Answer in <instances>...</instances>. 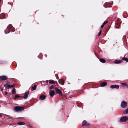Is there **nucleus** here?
<instances>
[{
	"label": "nucleus",
	"instance_id": "ddd939ff",
	"mask_svg": "<svg viewBox=\"0 0 128 128\" xmlns=\"http://www.w3.org/2000/svg\"><path fill=\"white\" fill-rule=\"evenodd\" d=\"M46 96L42 95L40 96V98L42 100H43L46 98Z\"/></svg>",
	"mask_w": 128,
	"mask_h": 128
},
{
	"label": "nucleus",
	"instance_id": "9b49d317",
	"mask_svg": "<svg viewBox=\"0 0 128 128\" xmlns=\"http://www.w3.org/2000/svg\"><path fill=\"white\" fill-rule=\"evenodd\" d=\"M59 83L62 85H64V80H61L60 81H58Z\"/></svg>",
	"mask_w": 128,
	"mask_h": 128
},
{
	"label": "nucleus",
	"instance_id": "2eb2a0df",
	"mask_svg": "<svg viewBox=\"0 0 128 128\" xmlns=\"http://www.w3.org/2000/svg\"><path fill=\"white\" fill-rule=\"evenodd\" d=\"M122 62V61H120L116 60L114 61V63L116 64H119Z\"/></svg>",
	"mask_w": 128,
	"mask_h": 128
},
{
	"label": "nucleus",
	"instance_id": "393cba45",
	"mask_svg": "<svg viewBox=\"0 0 128 128\" xmlns=\"http://www.w3.org/2000/svg\"><path fill=\"white\" fill-rule=\"evenodd\" d=\"M20 97H20V96H18L17 94H16L15 95V99H16V98H18Z\"/></svg>",
	"mask_w": 128,
	"mask_h": 128
},
{
	"label": "nucleus",
	"instance_id": "20e7f679",
	"mask_svg": "<svg viewBox=\"0 0 128 128\" xmlns=\"http://www.w3.org/2000/svg\"><path fill=\"white\" fill-rule=\"evenodd\" d=\"M128 119V118L126 116H124L120 118V122H126Z\"/></svg>",
	"mask_w": 128,
	"mask_h": 128
},
{
	"label": "nucleus",
	"instance_id": "412c9836",
	"mask_svg": "<svg viewBox=\"0 0 128 128\" xmlns=\"http://www.w3.org/2000/svg\"><path fill=\"white\" fill-rule=\"evenodd\" d=\"M36 84H34V86L32 87V88L34 90H35L36 88Z\"/></svg>",
	"mask_w": 128,
	"mask_h": 128
},
{
	"label": "nucleus",
	"instance_id": "f3484780",
	"mask_svg": "<svg viewBox=\"0 0 128 128\" xmlns=\"http://www.w3.org/2000/svg\"><path fill=\"white\" fill-rule=\"evenodd\" d=\"M18 124L20 125H24L25 124L24 122H20L18 123Z\"/></svg>",
	"mask_w": 128,
	"mask_h": 128
},
{
	"label": "nucleus",
	"instance_id": "cd10ccee",
	"mask_svg": "<svg viewBox=\"0 0 128 128\" xmlns=\"http://www.w3.org/2000/svg\"><path fill=\"white\" fill-rule=\"evenodd\" d=\"M101 31H100V32H99L98 34V36H99L101 34Z\"/></svg>",
	"mask_w": 128,
	"mask_h": 128
},
{
	"label": "nucleus",
	"instance_id": "a211bd4d",
	"mask_svg": "<svg viewBox=\"0 0 128 128\" xmlns=\"http://www.w3.org/2000/svg\"><path fill=\"white\" fill-rule=\"evenodd\" d=\"M122 59L127 62H128V58H127L123 57L122 58Z\"/></svg>",
	"mask_w": 128,
	"mask_h": 128
},
{
	"label": "nucleus",
	"instance_id": "39448f33",
	"mask_svg": "<svg viewBox=\"0 0 128 128\" xmlns=\"http://www.w3.org/2000/svg\"><path fill=\"white\" fill-rule=\"evenodd\" d=\"M110 88H116L118 89L119 88V86L118 85L115 84L111 85L110 86Z\"/></svg>",
	"mask_w": 128,
	"mask_h": 128
},
{
	"label": "nucleus",
	"instance_id": "c756f323",
	"mask_svg": "<svg viewBox=\"0 0 128 128\" xmlns=\"http://www.w3.org/2000/svg\"><path fill=\"white\" fill-rule=\"evenodd\" d=\"M10 88V85L7 86L6 87V88H7L8 89Z\"/></svg>",
	"mask_w": 128,
	"mask_h": 128
},
{
	"label": "nucleus",
	"instance_id": "b1692460",
	"mask_svg": "<svg viewBox=\"0 0 128 128\" xmlns=\"http://www.w3.org/2000/svg\"><path fill=\"white\" fill-rule=\"evenodd\" d=\"M10 30H11L13 31V32L14 31V28L12 26V27L11 28H10Z\"/></svg>",
	"mask_w": 128,
	"mask_h": 128
},
{
	"label": "nucleus",
	"instance_id": "6ab92c4d",
	"mask_svg": "<svg viewBox=\"0 0 128 128\" xmlns=\"http://www.w3.org/2000/svg\"><path fill=\"white\" fill-rule=\"evenodd\" d=\"M124 114H125L128 113V108L125 110L124 112Z\"/></svg>",
	"mask_w": 128,
	"mask_h": 128
},
{
	"label": "nucleus",
	"instance_id": "dca6fc26",
	"mask_svg": "<svg viewBox=\"0 0 128 128\" xmlns=\"http://www.w3.org/2000/svg\"><path fill=\"white\" fill-rule=\"evenodd\" d=\"M100 61L102 63H105L106 62L105 60L103 58H100Z\"/></svg>",
	"mask_w": 128,
	"mask_h": 128
},
{
	"label": "nucleus",
	"instance_id": "aec40b11",
	"mask_svg": "<svg viewBox=\"0 0 128 128\" xmlns=\"http://www.w3.org/2000/svg\"><path fill=\"white\" fill-rule=\"evenodd\" d=\"M49 83L50 84H53L54 85L55 84L54 81L53 80H50L49 81Z\"/></svg>",
	"mask_w": 128,
	"mask_h": 128
},
{
	"label": "nucleus",
	"instance_id": "bb28decb",
	"mask_svg": "<svg viewBox=\"0 0 128 128\" xmlns=\"http://www.w3.org/2000/svg\"><path fill=\"white\" fill-rule=\"evenodd\" d=\"M108 22V21H104L103 23V24L104 25L106 24Z\"/></svg>",
	"mask_w": 128,
	"mask_h": 128
},
{
	"label": "nucleus",
	"instance_id": "7ed1b4c3",
	"mask_svg": "<svg viewBox=\"0 0 128 128\" xmlns=\"http://www.w3.org/2000/svg\"><path fill=\"white\" fill-rule=\"evenodd\" d=\"M12 27V25L10 24L7 27V28L6 30H4L5 33L6 34L10 32V28Z\"/></svg>",
	"mask_w": 128,
	"mask_h": 128
},
{
	"label": "nucleus",
	"instance_id": "f8f14e48",
	"mask_svg": "<svg viewBox=\"0 0 128 128\" xmlns=\"http://www.w3.org/2000/svg\"><path fill=\"white\" fill-rule=\"evenodd\" d=\"M107 84V83L106 82H104L101 84V86L102 87H104L106 86Z\"/></svg>",
	"mask_w": 128,
	"mask_h": 128
},
{
	"label": "nucleus",
	"instance_id": "f257e3e1",
	"mask_svg": "<svg viewBox=\"0 0 128 128\" xmlns=\"http://www.w3.org/2000/svg\"><path fill=\"white\" fill-rule=\"evenodd\" d=\"M24 109V107L18 106H15L14 108V111L17 112H21L23 111Z\"/></svg>",
	"mask_w": 128,
	"mask_h": 128
},
{
	"label": "nucleus",
	"instance_id": "4be33fe9",
	"mask_svg": "<svg viewBox=\"0 0 128 128\" xmlns=\"http://www.w3.org/2000/svg\"><path fill=\"white\" fill-rule=\"evenodd\" d=\"M4 16V14H1L0 15V17H2V18H1V19H3Z\"/></svg>",
	"mask_w": 128,
	"mask_h": 128
},
{
	"label": "nucleus",
	"instance_id": "4468645a",
	"mask_svg": "<svg viewBox=\"0 0 128 128\" xmlns=\"http://www.w3.org/2000/svg\"><path fill=\"white\" fill-rule=\"evenodd\" d=\"M82 126H89V124H87L86 122H84L82 123Z\"/></svg>",
	"mask_w": 128,
	"mask_h": 128
},
{
	"label": "nucleus",
	"instance_id": "473e14b6",
	"mask_svg": "<svg viewBox=\"0 0 128 128\" xmlns=\"http://www.w3.org/2000/svg\"><path fill=\"white\" fill-rule=\"evenodd\" d=\"M7 94H8V92H5L4 93V94L6 95Z\"/></svg>",
	"mask_w": 128,
	"mask_h": 128
},
{
	"label": "nucleus",
	"instance_id": "2f4dec72",
	"mask_svg": "<svg viewBox=\"0 0 128 128\" xmlns=\"http://www.w3.org/2000/svg\"><path fill=\"white\" fill-rule=\"evenodd\" d=\"M14 86V85H12L11 86H10V88L13 87Z\"/></svg>",
	"mask_w": 128,
	"mask_h": 128
},
{
	"label": "nucleus",
	"instance_id": "1a4fd4ad",
	"mask_svg": "<svg viewBox=\"0 0 128 128\" xmlns=\"http://www.w3.org/2000/svg\"><path fill=\"white\" fill-rule=\"evenodd\" d=\"M54 90H52L49 92L50 95V96L52 97L54 96Z\"/></svg>",
	"mask_w": 128,
	"mask_h": 128
},
{
	"label": "nucleus",
	"instance_id": "a878e982",
	"mask_svg": "<svg viewBox=\"0 0 128 128\" xmlns=\"http://www.w3.org/2000/svg\"><path fill=\"white\" fill-rule=\"evenodd\" d=\"M6 85L7 86L10 85V82L8 81H6Z\"/></svg>",
	"mask_w": 128,
	"mask_h": 128
},
{
	"label": "nucleus",
	"instance_id": "e433bc0d",
	"mask_svg": "<svg viewBox=\"0 0 128 128\" xmlns=\"http://www.w3.org/2000/svg\"><path fill=\"white\" fill-rule=\"evenodd\" d=\"M6 84L4 85V86H5V87L6 86Z\"/></svg>",
	"mask_w": 128,
	"mask_h": 128
},
{
	"label": "nucleus",
	"instance_id": "6e6552de",
	"mask_svg": "<svg viewBox=\"0 0 128 128\" xmlns=\"http://www.w3.org/2000/svg\"><path fill=\"white\" fill-rule=\"evenodd\" d=\"M0 78L1 80H5L7 79L8 78L6 76H0Z\"/></svg>",
	"mask_w": 128,
	"mask_h": 128
},
{
	"label": "nucleus",
	"instance_id": "c9c22d12",
	"mask_svg": "<svg viewBox=\"0 0 128 128\" xmlns=\"http://www.w3.org/2000/svg\"><path fill=\"white\" fill-rule=\"evenodd\" d=\"M2 116V115L0 114V117Z\"/></svg>",
	"mask_w": 128,
	"mask_h": 128
},
{
	"label": "nucleus",
	"instance_id": "423d86ee",
	"mask_svg": "<svg viewBox=\"0 0 128 128\" xmlns=\"http://www.w3.org/2000/svg\"><path fill=\"white\" fill-rule=\"evenodd\" d=\"M55 89L56 92L57 94H58L60 95H62V93L60 90L57 88H56Z\"/></svg>",
	"mask_w": 128,
	"mask_h": 128
},
{
	"label": "nucleus",
	"instance_id": "72a5a7b5",
	"mask_svg": "<svg viewBox=\"0 0 128 128\" xmlns=\"http://www.w3.org/2000/svg\"><path fill=\"white\" fill-rule=\"evenodd\" d=\"M48 80H46V83H48Z\"/></svg>",
	"mask_w": 128,
	"mask_h": 128
},
{
	"label": "nucleus",
	"instance_id": "f03ea898",
	"mask_svg": "<svg viewBox=\"0 0 128 128\" xmlns=\"http://www.w3.org/2000/svg\"><path fill=\"white\" fill-rule=\"evenodd\" d=\"M127 103L124 101H122L120 104V106L122 108H125L127 106Z\"/></svg>",
	"mask_w": 128,
	"mask_h": 128
},
{
	"label": "nucleus",
	"instance_id": "7c9ffc66",
	"mask_svg": "<svg viewBox=\"0 0 128 128\" xmlns=\"http://www.w3.org/2000/svg\"><path fill=\"white\" fill-rule=\"evenodd\" d=\"M104 25L102 24L101 25V28H103L104 26Z\"/></svg>",
	"mask_w": 128,
	"mask_h": 128
},
{
	"label": "nucleus",
	"instance_id": "c85d7f7f",
	"mask_svg": "<svg viewBox=\"0 0 128 128\" xmlns=\"http://www.w3.org/2000/svg\"><path fill=\"white\" fill-rule=\"evenodd\" d=\"M54 86V85H52L50 87V89H52V88Z\"/></svg>",
	"mask_w": 128,
	"mask_h": 128
},
{
	"label": "nucleus",
	"instance_id": "4c0bfd02",
	"mask_svg": "<svg viewBox=\"0 0 128 128\" xmlns=\"http://www.w3.org/2000/svg\"><path fill=\"white\" fill-rule=\"evenodd\" d=\"M1 0H0V2H1Z\"/></svg>",
	"mask_w": 128,
	"mask_h": 128
},
{
	"label": "nucleus",
	"instance_id": "9d476101",
	"mask_svg": "<svg viewBox=\"0 0 128 128\" xmlns=\"http://www.w3.org/2000/svg\"><path fill=\"white\" fill-rule=\"evenodd\" d=\"M120 84L122 86L125 87L127 88L128 87V85L127 84L125 83L121 82L120 83Z\"/></svg>",
	"mask_w": 128,
	"mask_h": 128
},
{
	"label": "nucleus",
	"instance_id": "f704fd0d",
	"mask_svg": "<svg viewBox=\"0 0 128 128\" xmlns=\"http://www.w3.org/2000/svg\"><path fill=\"white\" fill-rule=\"evenodd\" d=\"M0 89L2 91V90H3V89L2 88H0Z\"/></svg>",
	"mask_w": 128,
	"mask_h": 128
},
{
	"label": "nucleus",
	"instance_id": "5701e85b",
	"mask_svg": "<svg viewBox=\"0 0 128 128\" xmlns=\"http://www.w3.org/2000/svg\"><path fill=\"white\" fill-rule=\"evenodd\" d=\"M12 92L13 94H14L16 92L15 89L14 88H13L12 90Z\"/></svg>",
	"mask_w": 128,
	"mask_h": 128
},
{
	"label": "nucleus",
	"instance_id": "0eeeda50",
	"mask_svg": "<svg viewBox=\"0 0 128 128\" xmlns=\"http://www.w3.org/2000/svg\"><path fill=\"white\" fill-rule=\"evenodd\" d=\"M29 94L28 92H26L24 95V96L22 97L24 99H26L27 98Z\"/></svg>",
	"mask_w": 128,
	"mask_h": 128
}]
</instances>
